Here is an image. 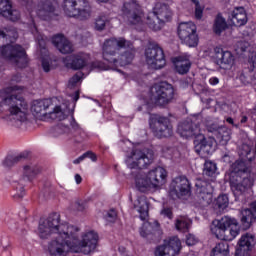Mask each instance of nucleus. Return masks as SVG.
I'll return each instance as SVG.
<instances>
[{
	"label": "nucleus",
	"instance_id": "49",
	"mask_svg": "<svg viewBox=\"0 0 256 256\" xmlns=\"http://www.w3.org/2000/svg\"><path fill=\"white\" fill-rule=\"evenodd\" d=\"M225 56L228 58L226 60V71H229V69H233L234 65H235V57H233V54H231L230 51H226L225 52Z\"/></svg>",
	"mask_w": 256,
	"mask_h": 256
},
{
	"label": "nucleus",
	"instance_id": "39",
	"mask_svg": "<svg viewBox=\"0 0 256 256\" xmlns=\"http://www.w3.org/2000/svg\"><path fill=\"white\" fill-rule=\"evenodd\" d=\"M211 233L220 239V241H225V225H214L211 227Z\"/></svg>",
	"mask_w": 256,
	"mask_h": 256
},
{
	"label": "nucleus",
	"instance_id": "64",
	"mask_svg": "<svg viewBox=\"0 0 256 256\" xmlns=\"http://www.w3.org/2000/svg\"><path fill=\"white\" fill-rule=\"evenodd\" d=\"M236 191H239L240 193H245L247 191L246 186L241 182L235 185Z\"/></svg>",
	"mask_w": 256,
	"mask_h": 256
},
{
	"label": "nucleus",
	"instance_id": "21",
	"mask_svg": "<svg viewBox=\"0 0 256 256\" xmlns=\"http://www.w3.org/2000/svg\"><path fill=\"white\" fill-rule=\"evenodd\" d=\"M195 151L198 155H202L203 157L211 155L215 152V139L202 136L200 142L195 145Z\"/></svg>",
	"mask_w": 256,
	"mask_h": 256
},
{
	"label": "nucleus",
	"instance_id": "58",
	"mask_svg": "<svg viewBox=\"0 0 256 256\" xmlns=\"http://www.w3.org/2000/svg\"><path fill=\"white\" fill-rule=\"evenodd\" d=\"M235 256H251V250H247L245 248H237Z\"/></svg>",
	"mask_w": 256,
	"mask_h": 256
},
{
	"label": "nucleus",
	"instance_id": "40",
	"mask_svg": "<svg viewBox=\"0 0 256 256\" xmlns=\"http://www.w3.org/2000/svg\"><path fill=\"white\" fill-rule=\"evenodd\" d=\"M213 59L216 65H223L225 59V50H223V47L214 48Z\"/></svg>",
	"mask_w": 256,
	"mask_h": 256
},
{
	"label": "nucleus",
	"instance_id": "29",
	"mask_svg": "<svg viewBox=\"0 0 256 256\" xmlns=\"http://www.w3.org/2000/svg\"><path fill=\"white\" fill-rule=\"evenodd\" d=\"M192 31H197V26L193 22H182L178 26V37L181 42L186 38Z\"/></svg>",
	"mask_w": 256,
	"mask_h": 256
},
{
	"label": "nucleus",
	"instance_id": "56",
	"mask_svg": "<svg viewBox=\"0 0 256 256\" xmlns=\"http://www.w3.org/2000/svg\"><path fill=\"white\" fill-rule=\"evenodd\" d=\"M81 81V75L80 74H75L72 78H70L68 82V87H75L77 83Z\"/></svg>",
	"mask_w": 256,
	"mask_h": 256
},
{
	"label": "nucleus",
	"instance_id": "23",
	"mask_svg": "<svg viewBox=\"0 0 256 256\" xmlns=\"http://www.w3.org/2000/svg\"><path fill=\"white\" fill-rule=\"evenodd\" d=\"M52 43L54 47H56L58 51H60V53H62L63 55L73 53V44H71L64 35H55L52 38Z\"/></svg>",
	"mask_w": 256,
	"mask_h": 256
},
{
	"label": "nucleus",
	"instance_id": "11",
	"mask_svg": "<svg viewBox=\"0 0 256 256\" xmlns=\"http://www.w3.org/2000/svg\"><path fill=\"white\" fill-rule=\"evenodd\" d=\"M150 129L154 135L159 139L163 137H171L173 135V125L167 117L163 116H151L149 119Z\"/></svg>",
	"mask_w": 256,
	"mask_h": 256
},
{
	"label": "nucleus",
	"instance_id": "6",
	"mask_svg": "<svg viewBox=\"0 0 256 256\" xmlns=\"http://www.w3.org/2000/svg\"><path fill=\"white\" fill-rule=\"evenodd\" d=\"M78 230H72V241L74 243L73 253H83L89 255L97 249V243H99V234L95 230H90L82 235V239L79 240Z\"/></svg>",
	"mask_w": 256,
	"mask_h": 256
},
{
	"label": "nucleus",
	"instance_id": "59",
	"mask_svg": "<svg viewBox=\"0 0 256 256\" xmlns=\"http://www.w3.org/2000/svg\"><path fill=\"white\" fill-rule=\"evenodd\" d=\"M141 237H149L151 235V226H142L140 228Z\"/></svg>",
	"mask_w": 256,
	"mask_h": 256
},
{
	"label": "nucleus",
	"instance_id": "25",
	"mask_svg": "<svg viewBox=\"0 0 256 256\" xmlns=\"http://www.w3.org/2000/svg\"><path fill=\"white\" fill-rule=\"evenodd\" d=\"M51 106L50 99H43V100H34L32 102L31 111L33 115L37 117H43V115L47 114V109Z\"/></svg>",
	"mask_w": 256,
	"mask_h": 256
},
{
	"label": "nucleus",
	"instance_id": "2",
	"mask_svg": "<svg viewBox=\"0 0 256 256\" xmlns=\"http://www.w3.org/2000/svg\"><path fill=\"white\" fill-rule=\"evenodd\" d=\"M19 86H9L0 90V111L10 117V121H15L13 125L19 127L21 123L27 121V111L29 104L21 94H17Z\"/></svg>",
	"mask_w": 256,
	"mask_h": 256
},
{
	"label": "nucleus",
	"instance_id": "13",
	"mask_svg": "<svg viewBox=\"0 0 256 256\" xmlns=\"http://www.w3.org/2000/svg\"><path fill=\"white\" fill-rule=\"evenodd\" d=\"M169 195L174 201L191 195V184L185 176L176 177L170 184Z\"/></svg>",
	"mask_w": 256,
	"mask_h": 256
},
{
	"label": "nucleus",
	"instance_id": "16",
	"mask_svg": "<svg viewBox=\"0 0 256 256\" xmlns=\"http://www.w3.org/2000/svg\"><path fill=\"white\" fill-rule=\"evenodd\" d=\"M197 203L202 209L209 207L213 203V186L207 182H200L196 184Z\"/></svg>",
	"mask_w": 256,
	"mask_h": 256
},
{
	"label": "nucleus",
	"instance_id": "8",
	"mask_svg": "<svg viewBox=\"0 0 256 256\" xmlns=\"http://www.w3.org/2000/svg\"><path fill=\"white\" fill-rule=\"evenodd\" d=\"M133 42L125 38H110L103 44V59L109 63H117L115 55L119 49H132Z\"/></svg>",
	"mask_w": 256,
	"mask_h": 256
},
{
	"label": "nucleus",
	"instance_id": "12",
	"mask_svg": "<svg viewBox=\"0 0 256 256\" xmlns=\"http://www.w3.org/2000/svg\"><path fill=\"white\" fill-rule=\"evenodd\" d=\"M41 173V169L39 166L35 164L25 165L23 167L22 178L20 179L19 183L15 185L16 193L13 195L15 199L18 201L25 197V188L23 185L25 183H31V181Z\"/></svg>",
	"mask_w": 256,
	"mask_h": 256
},
{
	"label": "nucleus",
	"instance_id": "5",
	"mask_svg": "<svg viewBox=\"0 0 256 256\" xmlns=\"http://www.w3.org/2000/svg\"><path fill=\"white\" fill-rule=\"evenodd\" d=\"M73 231H79V226L69 225L65 230L59 232L56 239L52 240L48 244V253L50 256H67V253L71 251L73 253Z\"/></svg>",
	"mask_w": 256,
	"mask_h": 256
},
{
	"label": "nucleus",
	"instance_id": "30",
	"mask_svg": "<svg viewBox=\"0 0 256 256\" xmlns=\"http://www.w3.org/2000/svg\"><path fill=\"white\" fill-rule=\"evenodd\" d=\"M241 221L242 223H247L252 225L256 221V201L251 203V209H244L241 212Z\"/></svg>",
	"mask_w": 256,
	"mask_h": 256
},
{
	"label": "nucleus",
	"instance_id": "36",
	"mask_svg": "<svg viewBox=\"0 0 256 256\" xmlns=\"http://www.w3.org/2000/svg\"><path fill=\"white\" fill-rule=\"evenodd\" d=\"M253 148L249 144H243L240 148L239 155L244 161H253L255 159V154H252Z\"/></svg>",
	"mask_w": 256,
	"mask_h": 256
},
{
	"label": "nucleus",
	"instance_id": "63",
	"mask_svg": "<svg viewBox=\"0 0 256 256\" xmlns=\"http://www.w3.org/2000/svg\"><path fill=\"white\" fill-rule=\"evenodd\" d=\"M241 183L246 186V189H249V187L253 186V180L250 178H243Z\"/></svg>",
	"mask_w": 256,
	"mask_h": 256
},
{
	"label": "nucleus",
	"instance_id": "22",
	"mask_svg": "<svg viewBox=\"0 0 256 256\" xmlns=\"http://www.w3.org/2000/svg\"><path fill=\"white\" fill-rule=\"evenodd\" d=\"M69 225H57V226H51V225H39L37 234L40 237V239H49L51 237L52 233H63Z\"/></svg>",
	"mask_w": 256,
	"mask_h": 256
},
{
	"label": "nucleus",
	"instance_id": "55",
	"mask_svg": "<svg viewBox=\"0 0 256 256\" xmlns=\"http://www.w3.org/2000/svg\"><path fill=\"white\" fill-rule=\"evenodd\" d=\"M248 71L256 73V54H253L251 59L249 60Z\"/></svg>",
	"mask_w": 256,
	"mask_h": 256
},
{
	"label": "nucleus",
	"instance_id": "15",
	"mask_svg": "<svg viewBox=\"0 0 256 256\" xmlns=\"http://www.w3.org/2000/svg\"><path fill=\"white\" fill-rule=\"evenodd\" d=\"M123 17L130 25H139L142 21L141 16V6L132 0L130 2H125L122 7Z\"/></svg>",
	"mask_w": 256,
	"mask_h": 256
},
{
	"label": "nucleus",
	"instance_id": "52",
	"mask_svg": "<svg viewBox=\"0 0 256 256\" xmlns=\"http://www.w3.org/2000/svg\"><path fill=\"white\" fill-rule=\"evenodd\" d=\"M90 68L92 71L94 69H97V71H105L107 69V66L105 65V63H103L99 60H96L91 63Z\"/></svg>",
	"mask_w": 256,
	"mask_h": 256
},
{
	"label": "nucleus",
	"instance_id": "60",
	"mask_svg": "<svg viewBox=\"0 0 256 256\" xmlns=\"http://www.w3.org/2000/svg\"><path fill=\"white\" fill-rule=\"evenodd\" d=\"M197 243V238H195L192 234H189L186 238V245L189 247L195 245Z\"/></svg>",
	"mask_w": 256,
	"mask_h": 256
},
{
	"label": "nucleus",
	"instance_id": "43",
	"mask_svg": "<svg viewBox=\"0 0 256 256\" xmlns=\"http://www.w3.org/2000/svg\"><path fill=\"white\" fill-rule=\"evenodd\" d=\"M214 209L217 213H223L225 211V194H220L214 204Z\"/></svg>",
	"mask_w": 256,
	"mask_h": 256
},
{
	"label": "nucleus",
	"instance_id": "9",
	"mask_svg": "<svg viewBox=\"0 0 256 256\" xmlns=\"http://www.w3.org/2000/svg\"><path fill=\"white\" fill-rule=\"evenodd\" d=\"M146 63L150 69H163L167 65L165 51L158 43H150L145 50Z\"/></svg>",
	"mask_w": 256,
	"mask_h": 256
},
{
	"label": "nucleus",
	"instance_id": "57",
	"mask_svg": "<svg viewBox=\"0 0 256 256\" xmlns=\"http://www.w3.org/2000/svg\"><path fill=\"white\" fill-rule=\"evenodd\" d=\"M240 229L239 226L235 225L230 229V235L232 238H226V241H232V239H235L237 235H239Z\"/></svg>",
	"mask_w": 256,
	"mask_h": 256
},
{
	"label": "nucleus",
	"instance_id": "10",
	"mask_svg": "<svg viewBox=\"0 0 256 256\" xmlns=\"http://www.w3.org/2000/svg\"><path fill=\"white\" fill-rule=\"evenodd\" d=\"M153 101L158 107H167L175 97V89L168 82H160L154 87Z\"/></svg>",
	"mask_w": 256,
	"mask_h": 256
},
{
	"label": "nucleus",
	"instance_id": "20",
	"mask_svg": "<svg viewBox=\"0 0 256 256\" xmlns=\"http://www.w3.org/2000/svg\"><path fill=\"white\" fill-rule=\"evenodd\" d=\"M0 15L13 22L19 21V19H21V13L19 10L13 9L11 0H0Z\"/></svg>",
	"mask_w": 256,
	"mask_h": 256
},
{
	"label": "nucleus",
	"instance_id": "54",
	"mask_svg": "<svg viewBox=\"0 0 256 256\" xmlns=\"http://www.w3.org/2000/svg\"><path fill=\"white\" fill-rule=\"evenodd\" d=\"M72 209H74L75 211H83L84 209H87V203L78 200L74 202V204L72 205Z\"/></svg>",
	"mask_w": 256,
	"mask_h": 256
},
{
	"label": "nucleus",
	"instance_id": "3",
	"mask_svg": "<svg viewBox=\"0 0 256 256\" xmlns=\"http://www.w3.org/2000/svg\"><path fill=\"white\" fill-rule=\"evenodd\" d=\"M17 37H19L17 29L13 26H8L0 30L1 55L4 59L18 67V69H25L29 65V58L27 57L25 48L19 44H7L8 39L11 41V39H17Z\"/></svg>",
	"mask_w": 256,
	"mask_h": 256
},
{
	"label": "nucleus",
	"instance_id": "44",
	"mask_svg": "<svg viewBox=\"0 0 256 256\" xmlns=\"http://www.w3.org/2000/svg\"><path fill=\"white\" fill-rule=\"evenodd\" d=\"M249 47H251L249 42L240 41L237 43V48L235 49V51L238 55H243V53H247V51H250Z\"/></svg>",
	"mask_w": 256,
	"mask_h": 256
},
{
	"label": "nucleus",
	"instance_id": "28",
	"mask_svg": "<svg viewBox=\"0 0 256 256\" xmlns=\"http://www.w3.org/2000/svg\"><path fill=\"white\" fill-rule=\"evenodd\" d=\"M237 245L240 249L253 251V248L256 245V237L254 234H251V233L243 234L238 240Z\"/></svg>",
	"mask_w": 256,
	"mask_h": 256
},
{
	"label": "nucleus",
	"instance_id": "33",
	"mask_svg": "<svg viewBox=\"0 0 256 256\" xmlns=\"http://www.w3.org/2000/svg\"><path fill=\"white\" fill-rule=\"evenodd\" d=\"M59 224H61V214L57 212H52L47 217L43 216L39 220V225H59Z\"/></svg>",
	"mask_w": 256,
	"mask_h": 256
},
{
	"label": "nucleus",
	"instance_id": "51",
	"mask_svg": "<svg viewBox=\"0 0 256 256\" xmlns=\"http://www.w3.org/2000/svg\"><path fill=\"white\" fill-rule=\"evenodd\" d=\"M192 3L195 5V19H202L203 18V8L201 7V4H199L198 0H191Z\"/></svg>",
	"mask_w": 256,
	"mask_h": 256
},
{
	"label": "nucleus",
	"instance_id": "38",
	"mask_svg": "<svg viewBox=\"0 0 256 256\" xmlns=\"http://www.w3.org/2000/svg\"><path fill=\"white\" fill-rule=\"evenodd\" d=\"M138 212L140 213V218L145 219L143 217H147L149 213V202L145 197H140L138 199Z\"/></svg>",
	"mask_w": 256,
	"mask_h": 256
},
{
	"label": "nucleus",
	"instance_id": "24",
	"mask_svg": "<svg viewBox=\"0 0 256 256\" xmlns=\"http://www.w3.org/2000/svg\"><path fill=\"white\" fill-rule=\"evenodd\" d=\"M153 12L158 17V19H160V21L164 22V24L168 21H171V18L173 17V12L171 11V8H169V5L165 3H156Z\"/></svg>",
	"mask_w": 256,
	"mask_h": 256
},
{
	"label": "nucleus",
	"instance_id": "32",
	"mask_svg": "<svg viewBox=\"0 0 256 256\" xmlns=\"http://www.w3.org/2000/svg\"><path fill=\"white\" fill-rule=\"evenodd\" d=\"M175 69L179 75H185L189 73V69H191V61L189 58L179 56L175 61Z\"/></svg>",
	"mask_w": 256,
	"mask_h": 256
},
{
	"label": "nucleus",
	"instance_id": "61",
	"mask_svg": "<svg viewBox=\"0 0 256 256\" xmlns=\"http://www.w3.org/2000/svg\"><path fill=\"white\" fill-rule=\"evenodd\" d=\"M42 68L45 71V73H49L51 71V64H49V60L42 59Z\"/></svg>",
	"mask_w": 256,
	"mask_h": 256
},
{
	"label": "nucleus",
	"instance_id": "19",
	"mask_svg": "<svg viewBox=\"0 0 256 256\" xmlns=\"http://www.w3.org/2000/svg\"><path fill=\"white\" fill-rule=\"evenodd\" d=\"M36 14L43 21L55 17V5L50 0H40L36 6Z\"/></svg>",
	"mask_w": 256,
	"mask_h": 256
},
{
	"label": "nucleus",
	"instance_id": "62",
	"mask_svg": "<svg viewBox=\"0 0 256 256\" xmlns=\"http://www.w3.org/2000/svg\"><path fill=\"white\" fill-rule=\"evenodd\" d=\"M161 215H164V217H167L168 219H173V211H171L170 208H164L161 211Z\"/></svg>",
	"mask_w": 256,
	"mask_h": 256
},
{
	"label": "nucleus",
	"instance_id": "35",
	"mask_svg": "<svg viewBox=\"0 0 256 256\" xmlns=\"http://www.w3.org/2000/svg\"><path fill=\"white\" fill-rule=\"evenodd\" d=\"M213 31L216 35H221L225 31V18H223L221 13H218L215 18Z\"/></svg>",
	"mask_w": 256,
	"mask_h": 256
},
{
	"label": "nucleus",
	"instance_id": "27",
	"mask_svg": "<svg viewBox=\"0 0 256 256\" xmlns=\"http://www.w3.org/2000/svg\"><path fill=\"white\" fill-rule=\"evenodd\" d=\"M87 63H89V56L87 54H76L71 56L70 58V67L74 71H79V69H83L86 67Z\"/></svg>",
	"mask_w": 256,
	"mask_h": 256
},
{
	"label": "nucleus",
	"instance_id": "26",
	"mask_svg": "<svg viewBox=\"0 0 256 256\" xmlns=\"http://www.w3.org/2000/svg\"><path fill=\"white\" fill-rule=\"evenodd\" d=\"M124 49H126V51L120 55L119 59H116L117 63H110L111 65H114V67H125L133 62V59H135V47L133 44L132 48Z\"/></svg>",
	"mask_w": 256,
	"mask_h": 256
},
{
	"label": "nucleus",
	"instance_id": "50",
	"mask_svg": "<svg viewBox=\"0 0 256 256\" xmlns=\"http://www.w3.org/2000/svg\"><path fill=\"white\" fill-rule=\"evenodd\" d=\"M214 135L216 137V142L223 144L224 137H225V128L219 127L218 129L214 130Z\"/></svg>",
	"mask_w": 256,
	"mask_h": 256
},
{
	"label": "nucleus",
	"instance_id": "53",
	"mask_svg": "<svg viewBox=\"0 0 256 256\" xmlns=\"http://www.w3.org/2000/svg\"><path fill=\"white\" fill-rule=\"evenodd\" d=\"M193 223V220H191L187 216H179L176 219V225H191Z\"/></svg>",
	"mask_w": 256,
	"mask_h": 256
},
{
	"label": "nucleus",
	"instance_id": "41",
	"mask_svg": "<svg viewBox=\"0 0 256 256\" xmlns=\"http://www.w3.org/2000/svg\"><path fill=\"white\" fill-rule=\"evenodd\" d=\"M217 171V164L213 162H205L203 175L204 177H213Z\"/></svg>",
	"mask_w": 256,
	"mask_h": 256
},
{
	"label": "nucleus",
	"instance_id": "7",
	"mask_svg": "<svg viewBox=\"0 0 256 256\" xmlns=\"http://www.w3.org/2000/svg\"><path fill=\"white\" fill-rule=\"evenodd\" d=\"M63 9L67 17H74L80 21H85L91 17V7L87 0H65Z\"/></svg>",
	"mask_w": 256,
	"mask_h": 256
},
{
	"label": "nucleus",
	"instance_id": "17",
	"mask_svg": "<svg viewBox=\"0 0 256 256\" xmlns=\"http://www.w3.org/2000/svg\"><path fill=\"white\" fill-rule=\"evenodd\" d=\"M249 18L247 17V11L244 7H236L230 14L228 15V20L226 22L229 27H244L247 25Z\"/></svg>",
	"mask_w": 256,
	"mask_h": 256
},
{
	"label": "nucleus",
	"instance_id": "14",
	"mask_svg": "<svg viewBox=\"0 0 256 256\" xmlns=\"http://www.w3.org/2000/svg\"><path fill=\"white\" fill-rule=\"evenodd\" d=\"M181 251V240L177 237L165 239L154 249V256H176Z\"/></svg>",
	"mask_w": 256,
	"mask_h": 256
},
{
	"label": "nucleus",
	"instance_id": "34",
	"mask_svg": "<svg viewBox=\"0 0 256 256\" xmlns=\"http://www.w3.org/2000/svg\"><path fill=\"white\" fill-rule=\"evenodd\" d=\"M23 159H27V154L20 153L19 155L16 156L9 155L3 161V165L4 167H13L14 165H17V163L23 161Z\"/></svg>",
	"mask_w": 256,
	"mask_h": 256
},
{
	"label": "nucleus",
	"instance_id": "4",
	"mask_svg": "<svg viewBox=\"0 0 256 256\" xmlns=\"http://www.w3.org/2000/svg\"><path fill=\"white\" fill-rule=\"evenodd\" d=\"M67 115H71V128L69 126L64 125L63 123H60L56 126H54L51 129V133L54 137H59V135H73V137H79L84 135L83 130L79 127V124L77 121H75V117H73V110H63L61 109V106H56L53 110V112L50 113V119H56L57 121H63L64 119H67Z\"/></svg>",
	"mask_w": 256,
	"mask_h": 256
},
{
	"label": "nucleus",
	"instance_id": "47",
	"mask_svg": "<svg viewBox=\"0 0 256 256\" xmlns=\"http://www.w3.org/2000/svg\"><path fill=\"white\" fill-rule=\"evenodd\" d=\"M250 77L249 69H245L236 77V81H240L241 85H248Z\"/></svg>",
	"mask_w": 256,
	"mask_h": 256
},
{
	"label": "nucleus",
	"instance_id": "46",
	"mask_svg": "<svg viewBox=\"0 0 256 256\" xmlns=\"http://www.w3.org/2000/svg\"><path fill=\"white\" fill-rule=\"evenodd\" d=\"M104 219L108 223H117V210L110 209L104 214Z\"/></svg>",
	"mask_w": 256,
	"mask_h": 256
},
{
	"label": "nucleus",
	"instance_id": "48",
	"mask_svg": "<svg viewBox=\"0 0 256 256\" xmlns=\"http://www.w3.org/2000/svg\"><path fill=\"white\" fill-rule=\"evenodd\" d=\"M211 256H225V243L220 242L213 248Z\"/></svg>",
	"mask_w": 256,
	"mask_h": 256
},
{
	"label": "nucleus",
	"instance_id": "18",
	"mask_svg": "<svg viewBox=\"0 0 256 256\" xmlns=\"http://www.w3.org/2000/svg\"><path fill=\"white\" fill-rule=\"evenodd\" d=\"M199 131V125L191 119H186L179 123L177 128V133H179L181 137H184V139L199 136Z\"/></svg>",
	"mask_w": 256,
	"mask_h": 256
},
{
	"label": "nucleus",
	"instance_id": "1",
	"mask_svg": "<svg viewBox=\"0 0 256 256\" xmlns=\"http://www.w3.org/2000/svg\"><path fill=\"white\" fill-rule=\"evenodd\" d=\"M154 159L155 153L151 149H136L126 159L128 169H138L136 172H132V175L135 179L136 187L141 193H145L147 189H157V187L165 185V179L167 178L165 168L157 167L149 171L147 175L141 171L147 169Z\"/></svg>",
	"mask_w": 256,
	"mask_h": 256
},
{
	"label": "nucleus",
	"instance_id": "31",
	"mask_svg": "<svg viewBox=\"0 0 256 256\" xmlns=\"http://www.w3.org/2000/svg\"><path fill=\"white\" fill-rule=\"evenodd\" d=\"M146 25H148L149 29H152V31H161L165 24L154 12H149L146 17Z\"/></svg>",
	"mask_w": 256,
	"mask_h": 256
},
{
	"label": "nucleus",
	"instance_id": "42",
	"mask_svg": "<svg viewBox=\"0 0 256 256\" xmlns=\"http://www.w3.org/2000/svg\"><path fill=\"white\" fill-rule=\"evenodd\" d=\"M32 33H33L36 41L38 42L40 49H43L45 51L47 38H45V36H43L41 33H39V30H37L36 26H34Z\"/></svg>",
	"mask_w": 256,
	"mask_h": 256
},
{
	"label": "nucleus",
	"instance_id": "45",
	"mask_svg": "<svg viewBox=\"0 0 256 256\" xmlns=\"http://www.w3.org/2000/svg\"><path fill=\"white\" fill-rule=\"evenodd\" d=\"M107 16L102 15V16H98L96 18V22H95V29L97 31H103V29H105V25H107Z\"/></svg>",
	"mask_w": 256,
	"mask_h": 256
},
{
	"label": "nucleus",
	"instance_id": "37",
	"mask_svg": "<svg viewBox=\"0 0 256 256\" xmlns=\"http://www.w3.org/2000/svg\"><path fill=\"white\" fill-rule=\"evenodd\" d=\"M184 45L187 47H197L199 45V35H197V31L190 32L186 38L182 40Z\"/></svg>",
	"mask_w": 256,
	"mask_h": 256
}]
</instances>
